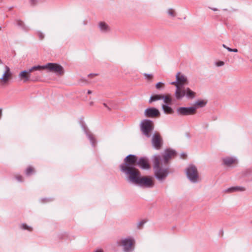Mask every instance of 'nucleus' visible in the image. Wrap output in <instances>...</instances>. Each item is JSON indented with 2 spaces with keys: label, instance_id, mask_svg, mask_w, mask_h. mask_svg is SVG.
Listing matches in <instances>:
<instances>
[{
  "label": "nucleus",
  "instance_id": "obj_24",
  "mask_svg": "<svg viewBox=\"0 0 252 252\" xmlns=\"http://www.w3.org/2000/svg\"><path fill=\"white\" fill-rule=\"evenodd\" d=\"M163 100L164 104H171L172 102V99L170 94L166 95L162 94V99Z\"/></svg>",
  "mask_w": 252,
  "mask_h": 252
},
{
  "label": "nucleus",
  "instance_id": "obj_13",
  "mask_svg": "<svg viewBox=\"0 0 252 252\" xmlns=\"http://www.w3.org/2000/svg\"><path fill=\"white\" fill-rule=\"evenodd\" d=\"M151 143L155 150H159L161 148L163 142L162 137L158 132H156L153 134Z\"/></svg>",
  "mask_w": 252,
  "mask_h": 252
},
{
  "label": "nucleus",
  "instance_id": "obj_32",
  "mask_svg": "<svg viewBox=\"0 0 252 252\" xmlns=\"http://www.w3.org/2000/svg\"><path fill=\"white\" fill-rule=\"evenodd\" d=\"M143 75L145 76V79L148 81L152 80L153 77L152 74L144 73Z\"/></svg>",
  "mask_w": 252,
  "mask_h": 252
},
{
  "label": "nucleus",
  "instance_id": "obj_10",
  "mask_svg": "<svg viewBox=\"0 0 252 252\" xmlns=\"http://www.w3.org/2000/svg\"><path fill=\"white\" fill-rule=\"evenodd\" d=\"M136 185L141 188H152L154 186V182L153 179L150 176L141 175Z\"/></svg>",
  "mask_w": 252,
  "mask_h": 252
},
{
  "label": "nucleus",
  "instance_id": "obj_42",
  "mask_svg": "<svg viewBox=\"0 0 252 252\" xmlns=\"http://www.w3.org/2000/svg\"><path fill=\"white\" fill-rule=\"evenodd\" d=\"M2 116V109L0 108V118H1Z\"/></svg>",
  "mask_w": 252,
  "mask_h": 252
},
{
  "label": "nucleus",
  "instance_id": "obj_38",
  "mask_svg": "<svg viewBox=\"0 0 252 252\" xmlns=\"http://www.w3.org/2000/svg\"><path fill=\"white\" fill-rule=\"evenodd\" d=\"M16 179L18 180V181L21 182L23 181L22 176L21 175H18L16 176Z\"/></svg>",
  "mask_w": 252,
  "mask_h": 252
},
{
  "label": "nucleus",
  "instance_id": "obj_19",
  "mask_svg": "<svg viewBox=\"0 0 252 252\" xmlns=\"http://www.w3.org/2000/svg\"><path fill=\"white\" fill-rule=\"evenodd\" d=\"M24 70L27 71L28 75H34L35 73H38L37 71L42 70V66L40 65H34L29 69Z\"/></svg>",
  "mask_w": 252,
  "mask_h": 252
},
{
  "label": "nucleus",
  "instance_id": "obj_50",
  "mask_svg": "<svg viewBox=\"0 0 252 252\" xmlns=\"http://www.w3.org/2000/svg\"><path fill=\"white\" fill-rule=\"evenodd\" d=\"M251 181H252V179L251 180Z\"/></svg>",
  "mask_w": 252,
  "mask_h": 252
},
{
  "label": "nucleus",
  "instance_id": "obj_15",
  "mask_svg": "<svg viewBox=\"0 0 252 252\" xmlns=\"http://www.w3.org/2000/svg\"><path fill=\"white\" fill-rule=\"evenodd\" d=\"M177 155V152L175 150L168 148L165 150L162 156H160V161L163 162L164 164H167L170 159L172 157H174Z\"/></svg>",
  "mask_w": 252,
  "mask_h": 252
},
{
  "label": "nucleus",
  "instance_id": "obj_20",
  "mask_svg": "<svg viewBox=\"0 0 252 252\" xmlns=\"http://www.w3.org/2000/svg\"><path fill=\"white\" fill-rule=\"evenodd\" d=\"M98 28L102 32H106L110 31V28L108 25L104 22H100L98 23Z\"/></svg>",
  "mask_w": 252,
  "mask_h": 252
},
{
  "label": "nucleus",
  "instance_id": "obj_7",
  "mask_svg": "<svg viewBox=\"0 0 252 252\" xmlns=\"http://www.w3.org/2000/svg\"><path fill=\"white\" fill-rule=\"evenodd\" d=\"M42 70L45 69H48L50 71L55 73L58 75H62L64 74L63 67L56 63H49L45 65H42Z\"/></svg>",
  "mask_w": 252,
  "mask_h": 252
},
{
  "label": "nucleus",
  "instance_id": "obj_5",
  "mask_svg": "<svg viewBox=\"0 0 252 252\" xmlns=\"http://www.w3.org/2000/svg\"><path fill=\"white\" fill-rule=\"evenodd\" d=\"M186 173L189 180L193 184L198 182L199 175L196 167L193 164H190L186 169Z\"/></svg>",
  "mask_w": 252,
  "mask_h": 252
},
{
  "label": "nucleus",
  "instance_id": "obj_26",
  "mask_svg": "<svg viewBox=\"0 0 252 252\" xmlns=\"http://www.w3.org/2000/svg\"><path fill=\"white\" fill-rule=\"evenodd\" d=\"M207 104V102L203 100H198L195 102L194 106L200 107H204Z\"/></svg>",
  "mask_w": 252,
  "mask_h": 252
},
{
  "label": "nucleus",
  "instance_id": "obj_4",
  "mask_svg": "<svg viewBox=\"0 0 252 252\" xmlns=\"http://www.w3.org/2000/svg\"><path fill=\"white\" fill-rule=\"evenodd\" d=\"M175 95L177 99H181L186 96L188 99H192L195 97V93L188 87H184L179 90H176Z\"/></svg>",
  "mask_w": 252,
  "mask_h": 252
},
{
  "label": "nucleus",
  "instance_id": "obj_27",
  "mask_svg": "<svg viewBox=\"0 0 252 252\" xmlns=\"http://www.w3.org/2000/svg\"><path fill=\"white\" fill-rule=\"evenodd\" d=\"M147 220H143L139 222H138L137 224V228L138 229H141L144 224L146 222Z\"/></svg>",
  "mask_w": 252,
  "mask_h": 252
},
{
  "label": "nucleus",
  "instance_id": "obj_22",
  "mask_svg": "<svg viewBox=\"0 0 252 252\" xmlns=\"http://www.w3.org/2000/svg\"><path fill=\"white\" fill-rule=\"evenodd\" d=\"M168 104H163L161 106L163 111L166 114H172L174 113L173 109Z\"/></svg>",
  "mask_w": 252,
  "mask_h": 252
},
{
  "label": "nucleus",
  "instance_id": "obj_31",
  "mask_svg": "<svg viewBox=\"0 0 252 252\" xmlns=\"http://www.w3.org/2000/svg\"><path fill=\"white\" fill-rule=\"evenodd\" d=\"M164 84L162 82H159L156 84V88L158 90L162 89L163 88Z\"/></svg>",
  "mask_w": 252,
  "mask_h": 252
},
{
  "label": "nucleus",
  "instance_id": "obj_36",
  "mask_svg": "<svg viewBox=\"0 0 252 252\" xmlns=\"http://www.w3.org/2000/svg\"><path fill=\"white\" fill-rule=\"evenodd\" d=\"M37 35H38V36L39 37V38L40 40H42L44 38V34L42 32H39V31L37 32Z\"/></svg>",
  "mask_w": 252,
  "mask_h": 252
},
{
  "label": "nucleus",
  "instance_id": "obj_34",
  "mask_svg": "<svg viewBox=\"0 0 252 252\" xmlns=\"http://www.w3.org/2000/svg\"><path fill=\"white\" fill-rule=\"evenodd\" d=\"M168 13L169 15L171 16L172 17H175V13L174 11V10L172 8H170L168 10Z\"/></svg>",
  "mask_w": 252,
  "mask_h": 252
},
{
  "label": "nucleus",
  "instance_id": "obj_16",
  "mask_svg": "<svg viewBox=\"0 0 252 252\" xmlns=\"http://www.w3.org/2000/svg\"><path fill=\"white\" fill-rule=\"evenodd\" d=\"M144 115L146 117L153 118L159 117L160 113L157 108L149 107L145 109Z\"/></svg>",
  "mask_w": 252,
  "mask_h": 252
},
{
  "label": "nucleus",
  "instance_id": "obj_2",
  "mask_svg": "<svg viewBox=\"0 0 252 252\" xmlns=\"http://www.w3.org/2000/svg\"><path fill=\"white\" fill-rule=\"evenodd\" d=\"M160 155H155L153 158V170L155 177L160 182L165 181L170 172L168 168H162L160 166Z\"/></svg>",
  "mask_w": 252,
  "mask_h": 252
},
{
  "label": "nucleus",
  "instance_id": "obj_49",
  "mask_svg": "<svg viewBox=\"0 0 252 252\" xmlns=\"http://www.w3.org/2000/svg\"><path fill=\"white\" fill-rule=\"evenodd\" d=\"M1 29V27L0 26V30Z\"/></svg>",
  "mask_w": 252,
  "mask_h": 252
},
{
  "label": "nucleus",
  "instance_id": "obj_9",
  "mask_svg": "<svg viewBox=\"0 0 252 252\" xmlns=\"http://www.w3.org/2000/svg\"><path fill=\"white\" fill-rule=\"evenodd\" d=\"M128 156H132L135 157L136 161L133 163V165L135 167L137 165L142 169H149L150 168V166L148 158L143 157L138 158L135 155L130 154Z\"/></svg>",
  "mask_w": 252,
  "mask_h": 252
},
{
  "label": "nucleus",
  "instance_id": "obj_18",
  "mask_svg": "<svg viewBox=\"0 0 252 252\" xmlns=\"http://www.w3.org/2000/svg\"><path fill=\"white\" fill-rule=\"evenodd\" d=\"M246 190V188L242 186L231 187L224 190L226 193H231L234 192H242Z\"/></svg>",
  "mask_w": 252,
  "mask_h": 252
},
{
  "label": "nucleus",
  "instance_id": "obj_12",
  "mask_svg": "<svg viewBox=\"0 0 252 252\" xmlns=\"http://www.w3.org/2000/svg\"><path fill=\"white\" fill-rule=\"evenodd\" d=\"M197 106L180 107L177 109V113L179 116H184L194 115L196 112Z\"/></svg>",
  "mask_w": 252,
  "mask_h": 252
},
{
  "label": "nucleus",
  "instance_id": "obj_47",
  "mask_svg": "<svg viewBox=\"0 0 252 252\" xmlns=\"http://www.w3.org/2000/svg\"><path fill=\"white\" fill-rule=\"evenodd\" d=\"M93 102H91L90 103V105H93Z\"/></svg>",
  "mask_w": 252,
  "mask_h": 252
},
{
  "label": "nucleus",
  "instance_id": "obj_14",
  "mask_svg": "<svg viewBox=\"0 0 252 252\" xmlns=\"http://www.w3.org/2000/svg\"><path fill=\"white\" fill-rule=\"evenodd\" d=\"M4 69L5 70L1 77L0 78V86H3L8 84V82L12 76V73L9 67L5 65Z\"/></svg>",
  "mask_w": 252,
  "mask_h": 252
},
{
  "label": "nucleus",
  "instance_id": "obj_11",
  "mask_svg": "<svg viewBox=\"0 0 252 252\" xmlns=\"http://www.w3.org/2000/svg\"><path fill=\"white\" fill-rule=\"evenodd\" d=\"M19 77L24 83H26L28 81H37L40 79V76L38 73H35L34 75H28L27 71L22 70L20 72Z\"/></svg>",
  "mask_w": 252,
  "mask_h": 252
},
{
  "label": "nucleus",
  "instance_id": "obj_29",
  "mask_svg": "<svg viewBox=\"0 0 252 252\" xmlns=\"http://www.w3.org/2000/svg\"><path fill=\"white\" fill-rule=\"evenodd\" d=\"M33 171V169L32 167L29 166L27 168V169L26 170V174L27 176H30L32 174V173Z\"/></svg>",
  "mask_w": 252,
  "mask_h": 252
},
{
  "label": "nucleus",
  "instance_id": "obj_23",
  "mask_svg": "<svg viewBox=\"0 0 252 252\" xmlns=\"http://www.w3.org/2000/svg\"><path fill=\"white\" fill-rule=\"evenodd\" d=\"M15 22L16 23V25L21 28L24 31L28 32L29 31V28L27 27L23 21L20 19H16L15 20Z\"/></svg>",
  "mask_w": 252,
  "mask_h": 252
},
{
  "label": "nucleus",
  "instance_id": "obj_6",
  "mask_svg": "<svg viewBox=\"0 0 252 252\" xmlns=\"http://www.w3.org/2000/svg\"><path fill=\"white\" fill-rule=\"evenodd\" d=\"M135 239L132 237H128L122 239L121 245L124 252H133L134 250Z\"/></svg>",
  "mask_w": 252,
  "mask_h": 252
},
{
  "label": "nucleus",
  "instance_id": "obj_35",
  "mask_svg": "<svg viewBox=\"0 0 252 252\" xmlns=\"http://www.w3.org/2000/svg\"><path fill=\"white\" fill-rule=\"evenodd\" d=\"M40 200L42 203H45V202L51 201L53 200V199L51 198H41Z\"/></svg>",
  "mask_w": 252,
  "mask_h": 252
},
{
  "label": "nucleus",
  "instance_id": "obj_33",
  "mask_svg": "<svg viewBox=\"0 0 252 252\" xmlns=\"http://www.w3.org/2000/svg\"><path fill=\"white\" fill-rule=\"evenodd\" d=\"M41 0H30V4L32 5H35L38 2H41Z\"/></svg>",
  "mask_w": 252,
  "mask_h": 252
},
{
  "label": "nucleus",
  "instance_id": "obj_45",
  "mask_svg": "<svg viewBox=\"0 0 252 252\" xmlns=\"http://www.w3.org/2000/svg\"><path fill=\"white\" fill-rule=\"evenodd\" d=\"M94 252H103V251L101 250H97Z\"/></svg>",
  "mask_w": 252,
  "mask_h": 252
},
{
  "label": "nucleus",
  "instance_id": "obj_17",
  "mask_svg": "<svg viewBox=\"0 0 252 252\" xmlns=\"http://www.w3.org/2000/svg\"><path fill=\"white\" fill-rule=\"evenodd\" d=\"M81 126H82V127L84 132L86 134V136H87L88 138L89 139L92 146L94 147H95V145L96 144V140H95L94 137V136L93 134L91 133L88 130V129H87V127H86V126L83 123H82Z\"/></svg>",
  "mask_w": 252,
  "mask_h": 252
},
{
  "label": "nucleus",
  "instance_id": "obj_41",
  "mask_svg": "<svg viewBox=\"0 0 252 252\" xmlns=\"http://www.w3.org/2000/svg\"><path fill=\"white\" fill-rule=\"evenodd\" d=\"M211 9L214 11L218 10V9L217 8H211Z\"/></svg>",
  "mask_w": 252,
  "mask_h": 252
},
{
  "label": "nucleus",
  "instance_id": "obj_25",
  "mask_svg": "<svg viewBox=\"0 0 252 252\" xmlns=\"http://www.w3.org/2000/svg\"><path fill=\"white\" fill-rule=\"evenodd\" d=\"M162 94H158L151 95L149 99V102L151 103L154 101L161 100L162 99Z\"/></svg>",
  "mask_w": 252,
  "mask_h": 252
},
{
  "label": "nucleus",
  "instance_id": "obj_48",
  "mask_svg": "<svg viewBox=\"0 0 252 252\" xmlns=\"http://www.w3.org/2000/svg\"><path fill=\"white\" fill-rule=\"evenodd\" d=\"M216 119H217V118H216V117H215V118H213V120H216Z\"/></svg>",
  "mask_w": 252,
  "mask_h": 252
},
{
  "label": "nucleus",
  "instance_id": "obj_43",
  "mask_svg": "<svg viewBox=\"0 0 252 252\" xmlns=\"http://www.w3.org/2000/svg\"><path fill=\"white\" fill-rule=\"evenodd\" d=\"M182 157H183V158H185L187 156L186 154H185V153H183L182 155H181Z\"/></svg>",
  "mask_w": 252,
  "mask_h": 252
},
{
  "label": "nucleus",
  "instance_id": "obj_37",
  "mask_svg": "<svg viewBox=\"0 0 252 252\" xmlns=\"http://www.w3.org/2000/svg\"><path fill=\"white\" fill-rule=\"evenodd\" d=\"M224 63L222 61H219V62H217V63H216L217 65L218 66H222L224 65Z\"/></svg>",
  "mask_w": 252,
  "mask_h": 252
},
{
  "label": "nucleus",
  "instance_id": "obj_3",
  "mask_svg": "<svg viewBox=\"0 0 252 252\" xmlns=\"http://www.w3.org/2000/svg\"><path fill=\"white\" fill-rule=\"evenodd\" d=\"M154 129V122L150 119H144L140 123L141 131L147 138L151 137V132Z\"/></svg>",
  "mask_w": 252,
  "mask_h": 252
},
{
  "label": "nucleus",
  "instance_id": "obj_40",
  "mask_svg": "<svg viewBox=\"0 0 252 252\" xmlns=\"http://www.w3.org/2000/svg\"><path fill=\"white\" fill-rule=\"evenodd\" d=\"M97 75V74L96 73H90L88 75V77H94V76Z\"/></svg>",
  "mask_w": 252,
  "mask_h": 252
},
{
  "label": "nucleus",
  "instance_id": "obj_21",
  "mask_svg": "<svg viewBox=\"0 0 252 252\" xmlns=\"http://www.w3.org/2000/svg\"><path fill=\"white\" fill-rule=\"evenodd\" d=\"M235 159L232 157H226L222 159L223 164L227 166H230L235 162Z\"/></svg>",
  "mask_w": 252,
  "mask_h": 252
},
{
  "label": "nucleus",
  "instance_id": "obj_39",
  "mask_svg": "<svg viewBox=\"0 0 252 252\" xmlns=\"http://www.w3.org/2000/svg\"><path fill=\"white\" fill-rule=\"evenodd\" d=\"M103 106L106 107L108 110H110L111 108L107 105V104L106 103H103Z\"/></svg>",
  "mask_w": 252,
  "mask_h": 252
},
{
  "label": "nucleus",
  "instance_id": "obj_46",
  "mask_svg": "<svg viewBox=\"0 0 252 252\" xmlns=\"http://www.w3.org/2000/svg\"><path fill=\"white\" fill-rule=\"evenodd\" d=\"M2 63H3L2 61H1V60L0 59V64H2Z\"/></svg>",
  "mask_w": 252,
  "mask_h": 252
},
{
  "label": "nucleus",
  "instance_id": "obj_44",
  "mask_svg": "<svg viewBox=\"0 0 252 252\" xmlns=\"http://www.w3.org/2000/svg\"><path fill=\"white\" fill-rule=\"evenodd\" d=\"M92 92L91 90H88L87 94H91Z\"/></svg>",
  "mask_w": 252,
  "mask_h": 252
},
{
  "label": "nucleus",
  "instance_id": "obj_8",
  "mask_svg": "<svg viewBox=\"0 0 252 252\" xmlns=\"http://www.w3.org/2000/svg\"><path fill=\"white\" fill-rule=\"evenodd\" d=\"M172 85H175L176 90H179L184 87L185 85L188 84V81L187 77L181 74L180 72H178L176 75V81L171 83Z\"/></svg>",
  "mask_w": 252,
  "mask_h": 252
},
{
  "label": "nucleus",
  "instance_id": "obj_28",
  "mask_svg": "<svg viewBox=\"0 0 252 252\" xmlns=\"http://www.w3.org/2000/svg\"><path fill=\"white\" fill-rule=\"evenodd\" d=\"M222 46L225 48L226 49H227L229 52H235V53H237L238 52V50L236 48H229L227 46H226L225 44H223L222 45Z\"/></svg>",
  "mask_w": 252,
  "mask_h": 252
},
{
  "label": "nucleus",
  "instance_id": "obj_30",
  "mask_svg": "<svg viewBox=\"0 0 252 252\" xmlns=\"http://www.w3.org/2000/svg\"><path fill=\"white\" fill-rule=\"evenodd\" d=\"M21 228L24 230H28L30 231H31L32 230V228L31 227L27 225L26 224L23 223L21 226Z\"/></svg>",
  "mask_w": 252,
  "mask_h": 252
},
{
  "label": "nucleus",
  "instance_id": "obj_1",
  "mask_svg": "<svg viewBox=\"0 0 252 252\" xmlns=\"http://www.w3.org/2000/svg\"><path fill=\"white\" fill-rule=\"evenodd\" d=\"M135 161L134 156H127L119 167L120 171L125 175L127 182L136 185L141 176V173L133 165Z\"/></svg>",
  "mask_w": 252,
  "mask_h": 252
}]
</instances>
